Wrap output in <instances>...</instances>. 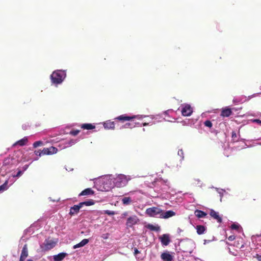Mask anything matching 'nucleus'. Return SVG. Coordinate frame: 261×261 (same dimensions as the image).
Segmentation results:
<instances>
[{"mask_svg":"<svg viewBox=\"0 0 261 261\" xmlns=\"http://www.w3.org/2000/svg\"><path fill=\"white\" fill-rule=\"evenodd\" d=\"M65 78V70H56L50 75L49 79L51 86L57 87L62 84Z\"/></svg>","mask_w":261,"mask_h":261,"instance_id":"nucleus-1","label":"nucleus"},{"mask_svg":"<svg viewBox=\"0 0 261 261\" xmlns=\"http://www.w3.org/2000/svg\"><path fill=\"white\" fill-rule=\"evenodd\" d=\"M110 179L113 181V184L111 187H122L126 185L128 181L130 180V176H126L124 174H118L114 177L112 175H109Z\"/></svg>","mask_w":261,"mask_h":261,"instance_id":"nucleus-2","label":"nucleus"},{"mask_svg":"<svg viewBox=\"0 0 261 261\" xmlns=\"http://www.w3.org/2000/svg\"><path fill=\"white\" fill-rule=\"evenodd\" d=\"M163 210L158 207H152L146 209V214L152 217L162 218Z\"/></svg>","mask_w":261,"mask_h":261,"instance_id":"nucleus-3","label":"nucleus"},{"mask_svg":"<svg viewBox=\"0 0 261 261\" xmlns=\"http://www.w3.org/2000/svg\"><path fill=\"white\" fill-rule=\"evenodd\" d=\"M56 244V242L51 239H46L44 242L40 245L42 251H46L53 248Z\"/></svg>","mask_w":261,"mask_h":261,"instance_id":"nucleus-4","label":"nucleus"},{"mask_svg":"<svg viewBox=\"0 0 261 261\" xmlns=\"http://www.w3.org/2000/svg\"><path fill=\"white\" fill-rule=\"evenodd\" d=\"M147 117L146 115H134L133 116H128L125 115H121L116 118H115V120H118L120 121H129L134 118H137L138 119H142L144 118Z\"/></svg>","mask_w":261,"mask_h":261,"instance_id":"nucleus-5","label":"nucleus"},{"mask_svg":"<svg viewBox=\"0 0 261 261\" xmlns=\"http://www.w3.org/2000/svg\"><path fill=\"white\" fill-rule=\"evenodd\" d=\"M180 108L181 109V113L184 116H189L193 112L192 107L188 104H182L178 110H179Z\"/></svg>","mask_w":261,"mask_h":261,"instance_id":"nucleus-6","label":"nucleus"},{"mask_svg":"<svg viewBox=\"0 0 261 261\" xmlns=\"http://www.w3.org/2000/svg\"><path fill=\"white\" fill-rule=\"evenodd\" d=\"M139 221V219L136 216H132L127 218L126 221V225L127 227H131Z\"/></svg>","mask_w":261,"mask_h":261,"instance_id":"nucleus-7","label":"nucleus"},{"mask_svg":"<svg viewBox=\"0 0 261 261\" xmlns=\"http://www.w3.org/2000/svg\"><path fill=\"white\" fill-rule=\"evenodd\" d=\"M159 239L163 246H167L170 242L169 236L168 234H163L159 238Z\"/></svg>","mask_w":261,"mask_h":261,"instance_id":"nucleus-8","label":"nucleus"},{"mask_svg":"<svg viewBox=\"0 0 261 261\" xmlns=\"http://www.w3.org/2000/svg\"><path fill=\"white\" fill-rule=\"evenodd\" d=\"M28 142V137H24L22 139L16 141L15 143H14L12 147H15L16 146H24Z\"/></svg>","mask_w":261,"mask_h":261,"instance_id":"nucleus-9","label":"nucleus"},{"mask_svg":"<svg viewBox=\"0 0 261 261\" xmlns=\"http://www.w3.org/2000/svg\"><path fill=\"white\" fill-rule=\"evenodd\" d=\"M58 151V149L55 147H50L49 148H44L43 153L45 154L50 155L56 153Z\"/></svg>","mask_w":261,"mask_h":261,"instance_id":"nucleus-10","label":"nucleus"},{"mask_svg":"<svg viewBox=\"0 0 261 261\" xmlns=\"http://www.w3.org/2000/svg\"><path fill=\"white\" fill-rule=\"evenodd\" d=\"M211 216L216 219L218 223H221L222 217L219 215V213L213 210H211L210 213Z\"/></svg>","mask_w":261,"mask_h":261,"instance_id":"nucleus-11","label":"nucleus"},{"mask_svg":"<svg viewBox=\"0 0 261 261\" xmlns=\"http://www.w3.org/2000/svg\"><path fill=\"white\" fill-rule=\"evenodd\" d=\"M82 207L80 203L77 205H74L73 206L71 207L70 209L69 215L71 216H73L77 214Z\"/></svg>","mask_w":261,"mask_h":261,"instance_id":"nucleus-12","label":"nucleus"},{"mask_svg":"<svg viewBox=\"0 0 261 261\" xmlns=\"http://www.w3.org/2000/svg\"><path fill=\"white\" fill-rule=\"evenodd\" d=\"M105 128L108 129H114L115 128V123L111 120H108L103 123Z\"/></svg>","mask_w":261,"mask_h":261,"instance_id":"nucleus-13","label":"nucleus"},{"mask_svg":"<svg viewBox=\"0 0 261 261\" xmlns=\"http://www.w3.org/2000/svg\"><path fill=\"white\" fill-rule=\"evenodd\" d=\"M161 257L164 261H172L173 259L172 256L168 252H164L161 255Z\"/></svg>","mask_w":261,"mask_h":261,"instance_id":"nucleus-14","label":"nucleus"},{"mask_svg":"<svg viewBox=\"0 0 261 261\" xmlns=\"http://www.w3.org/2000/svg\"><path fill=\"white\" fill-rule=\"evenodd\" d=\"M175 215V213L172 211H167L165 212L163 211L162 218L167 219Z\"/></svg>","mask_w":261,"mask_h":261,"instance_id":"nucleus-15","label":"nucleus"},{"mask_svg":"<svg viewBox=\"0 0 261 261\" xmlns=\"http://www.w3.org/2000/svg\"><path fill=\"white\" fill-rule=\"evenodd\" d=\"M54 261H62L65 258V252H61L57 255L53 256Z\"/></svg>","mask_w":261,"mask_h":261,"instance_id":"nucleus-16","label":"nucleus"},{"mask_svg":"<svg viewBox=\"0 0 261 261\" xmlns=\"http://www.w3.org/2000/svg\"><path fill=\"white\" fill-rule=\"evenodd\" d=\"M195 228L196 229L197 233L199 234H204L206 231V227H205L203 225H197L195 227Z\"/></svg>","mask_w":261,"mask_h":261,"instance_id":"nucleus-17","label":"nucleus"},{"mask_svg":"<svg viewBox=\"0 0 261 261\" xmlns=\"http://www.w3.org/2000/svg\"><path fill=\"white\" fill-rule=\"evenodd\" d=\"M94 194V191L91 188H87L82 191L80 194L79 196L85 195H91Z\"/></svg>","mask_w":261,"mask_h":261,"instance_id":"nucleus-18","label":"nucleus"},{"mask_svg":"<svg viewBox=\"0 0 261 261\" xmlns=\"http://www.w3.org/2000/svg\"><path fill=\"white\" fill-rule=\"evenodd\" d=\"M28 256V251L27 244H25L22 249L20 256L21 258H26Z\"/></svg>","mask_w":261,"mask_h":261,"instance_id":"nucleus-19","label":"nucleus"},{"mask_svg":"<svg viewBox=\"0 0 261 261\" xmlns=\"http://www.w3.org/2000/svg\"><path fill=\"white\" fill-rule=\"evenodd\" d=\"M89 242V240L87 239H83L82 241H81L79 243L73 246L74 249H76L79 247H83Z\"/></svg>","mask_w":261,"mask_h":261,"instance_id":"nucleus-20","label":"nucleus"},{"mask_svg":"<svg viewBox=\"0 0 261 261\" xmlns=\"http://www.w3.org/2000/svg\"><path fill=\"white\" fill-rule=\"evenodd\" d=\"M232 113L231 110L229 108H225L222 110L221 115L223 117H229Z\"/></svg>","mask_w":261,"mask_h":261,"instance_id":"nucleus-21","label":"nucleus"},{"mask_svg":"<svg viewBox=\"0 0 261 261\" xmlns=\"http://www.w3.org/2000/svg\"><path fill=\"white\" fill-rule=\"evenodd\" d=\"M195 215L199 218H204L206 216V213L201 210H196L195 211Z\"/></svg>","mask_w":261,"mask_h":261,"instance_id":"nucleus-22","label":"nucleus"},{"mask_svg":"<svg viewBox=\"0 0 261 261\" xmlns=\"http://www.w3.org/2000/svg\"><path fill=\"white\" fill-rule=\"evenodd\" d=\"M79 140V139H70L68 141H66V147L72 146Z\"/></svg>","mask_w":261,"mask_h":261,"instance_id":"nucleus-23","label":"nucleus"},{"mask_svg":"<svg viewBox=\"0 0 261 261\" xmlns=\"http://www.w3.org/2000/svg\"><path fill=\"white\" fill-rule=\"evenodd\" d=\"M79 203L80 204L81 207H82L84 205L90 206L93 205L94 204V201L93 200L90 199L87 201L80 202Z\"/></svg>","mask_w":261,"mask_h":261,"instance_id":"nucleus-24","label":"nucleus"},{"mask_svg":"<svg viewBox=\"0 0 261 261\" xmlns=\"http://www.w3.org/2000/svg\"><path fill=\"white\" fill-rule=\"evenodd\" d=\"M81 128L85 129H92L95 128V126L90 123H85L81 125Z\"/></svg>","mask_w":261,"mask_h":261,"instance_id":"nucleus-25","label":"nucleus"},{"mask_svg":"<svg viewBox=\"0 0 261 261\" xmlns=\"http://www.w3.org/2000/svg\"><path fill=\"white\" fill-rule=\"evenodd\" d=\"M8 184V180H6L5 182L0 186V192H3L6 190H7L9 188Z\"/></svg>","mask_w":261,"mask_h":261,"instance_id":"nucleus-26","label":"nucleus"},{"mask_svg":"<svg viewBox=\"0 0 261 261\" xmlns=\"http://www.w3.org/2000/svg\"><path fill=\"white\" fill-rule=\"evenodd\" d=\"M122 202L124 205H128L132 202V199L129 197H124L122 199Z\"/></svg>","mask_w":261,"mask_h":261,"instance_id":"nucleus-27","label":"nucleus"},{"mask_svg":"<svg viewBox=\"0 0 261 261\" xmlns=\"http://www.w3.org/2000/svg\"><path fill=\"white\" fill-rule=\"evenodd\" d=\"M146 227L152 231H158L160 230V227L158 226H154L152 224H148Z\"/></svg>","mask_w":261,"mask_h":261,"instance_id":"nucleus-28","label":"nucleus"},{"mask_svg":"<svg viewBox=\"0 0 261 261\" xmlns=\"http://www.w3.org/2000/svg\"><path fill=\"white\" fill-rule=\"evenodd\" d=\"M215 189L216 190L217 192L219 194L220 196L221 197L220 201H222V198L223 196L224 193L225 192V191L224 189L215 188Z\"/></svg>","mask_w":261,"mask_h":261,"instance_id":"nucleus-29","label":"nucleus"},{"mask_svg":"<svg viewBox=\"0 0 261 261\" xmlns=\"http://www.w3.org/2000/svg\"><path fill=\"white\" fill-rule=\"evenodd\" d=\"M135 126V124L134 123H126L124 125L121 126L120 127V129L123 128H128V127H129V128H133Z\"/></svg>","mask_w":261,"mask_h":261,"instance_id":"nucleus-30","label":"nucleus"},{"mask_svg":"<svg viewBox=\"0 0 261 261\" xmlns=\"http://www.w3.org/2000/svg\"><path fill=\"white\" fill-rule=\"evenodd\" d=\"M43 144V143L42 141H36L33 144V146L34 148H36L37 147H39L40 146H41Z\"/></svg>","mask_w":261,"mask_h":261,"instance_id":"nucleus-31","label":"nucleus"},{"mask_svg":"<svg viewBox=\"0 0 261 261\" xmlns=\"http://www.w3.org/2000/svg\"><path fill=\"white\" fill-rule=\"evenodd\" d=\"M241 226L238 223H233L231 225V228L233 230H239Z\"/></svg>","mask_w":261,"mask_h":261,"instance_id":"nucleus-32","label":"nucleus"},{"mask_svg":"<svg viewBox=\"0 0 261 261\" xmlns=\"http://www.w3.org/2000/svg\"><path fill=\"white\" fill-rule=\"evenodd\" d=\"M23 173V171H22L21 169H18L17 173L16 175H13L14 177H20Z\"/></svg>","mask_w":261,"mask_h":261,"instance_id":"nucleus-33","label":"nucleus"},{"mask_svg":"<svg viewBox=\"0 0 261 261\" xmlns=\"http://www.w3.org/2000/svg\"><path fill=\"white\" fill-rule=\"evenodd\" d=\"M232 139L233 141H238V138L237 137V135L235 132H232Z\"/></svg>","mask_w":261,"mask_h":261,"instance_id":"nucleus-34","label":"nucleus"},{"mask_svg":"<svg viewBox=\"0 0 261 261\" xmlns=\"http://www.w3.org/2000/svg\"><path fill=\"white\" fill-rule=\"evenodd\" d=\"M204 124L205 126H207L208 127H212V123L211 121L210 120H206L204 122Z\"/></svg>","mask_w":261,"mask_h":261,"instance_id":"nucleus-35","label":"nucleus"},{"mask_svg":"<svg viewBox=\"0 0 261 261\" xmlns=\"http://www.w3.org/2000/svg\"><path fill=\"white\" fill-rule=\"evenodd\" d=\"M80 132V130H71L69 133V135H71L72 136H76Z\"/></svg>","mask_w":261,"mask_h":261,"instance_id":"nucleus-36","label":"nucleus"},{"mask_svg":"<svg viewBox=\"0 0 261 261\" xmlns=\"http://www.w3.org/2000/svg\"><path fill=\"white\" fill-rule=\"evenodd\" d=\"M178 155L181 157V160H183L184 159V153L182 149H180L178 151Z\"/></svg>","mask_w":261,"mask_h":261,"instance_id":"nucleus-37","label":"nucleus"},{"mask_svg":"<svg viewBox=\"0 0 261 261\" xmlns=\"http://www.w3.org/2000/svg\"><path fill=\"white\" fill-rule=\"evenodd\" d=\"M35 153L36 155H38V156H41L42 155H44V153H43V149L42 150V151H40V150H36L35 151Z\"/></svg>","mask_w":261,"mask_h":261,"instance_id":"nucleus-38","label":"nucleus"},{"mask_svg":"<svg viewBox=\"0 0 261 261\" xmlns=\"http://www.w3.org/2000/svg\"><path fill=\"white\" fill-rule=\"evenodd\" d=\"M149 117L152 120H158L161 118V116L160 115H150Z\"/></svg>","mask_w":261,"mask_h":261,"instance_id":"nucleus-39","label":"nucleus"},{"mask_svg":"<svg viewBox=\"0 0 261 261\" xmlns=\"http://www.w3.org/2000/svg\"><path fill=\"white\" fill-rule=\"evenodd\" d=\"M251 121L252 122L257 123L259 125H261V120H260L259 119H251Z\"/></svg>","mask_w":261,"mask_h":261,"instance_id":"nucleus-40","label":"nucleus"},{"mask_svg":"<svg viewBox=\"0 0 261 261\" xmlns=\"http://www.w3.org/2000/svg\"><path fill=\"white\" fill-rule=\"evenodd\" d=\"M105 214H107L109 215H113L114 214V212L113 211L106 210L105 211Z\"/></svg>","mask_w":261,"mask_h":261,"instance_id":"nucleus-41","label":"nucleus"},{"mask_svg":"<svg viewBox=\"0 0 261 261\" xmlns=\"http://www.w3.org/2000/svg\"><path fill=\"white\" fill-rule=\"evenodd\" d=\"M236 238V237L234 235H231V236H230L228 238V240L230 241H233Z\"/></svg>","mask_w":261,"mask_h":261,"instance_id":"nucleus-42","label":"nucleus"},{"mask_svg":"<svg viewBox=\"0 0 261 261\" xmlns=\"http://www.w3.org/2000/svg\"><path fill=\"white\" fill-rule=\"evenodd\" d=\"M29 166V165H25L24 166H23L22 167L21 170L23 171V172H24L25 171H26L28 169Z\"/></svg>","mask_w":261,"mask_h":261,"instance_id":"nucleus-43","label":"nucleus"},{"mask_svg":"<svg viewBox=\"0 0 261 261\" xmlns=\"http://www.w3.org/2000/svg\"><path fill=\"white\" fill-rule=\"evenodd\" d=\"M28 126H29V125H27V124H23V125H22V129H23L25 130V129H27Z\"/></svg>","mask_w":261,"mask_h":261,"instance_id":"nucleus-44","label":"nucleus"},{"mask_svg":"<svg viewBox=\"0 0 261 261\" xmlns=\"http://www.w3.org/2000/svg\"><path fill=\"white\" fill-rule=\"evenodd\" d=\"M49 199L50 200V201H52L53 202L58 201L59 200V199H52L50 197L49 198Z\"/></svg>","mask_w":261,"mask_h":261,"instance_id":"nucleus-45","label":"nucleus"},{"mask_svg":"<svg viewBox=\"0 0 261 261\" xmlns=\"http://www.w3.org/2000/svg\"><path fill=\"white\" fill-rule=\"evenodd\" d=\"M257 259L258 261H261V255H257Z\"/></svg>","mask_w":261,"mask_h":261,"instance_id":"nucleus-46","label":"nucleus"},{"mask_svg":"<svg viewBox=\"0 0 261 261\" xmlns=\"http://www.w3.org/2000/svg\"><path fill=\"white\" fill-rule=\"evenodd\" d=\"M139 253V251H138V250L137 249H135V251H134V254L135 255H136L137 254Z\"/></svg>","mask_w":261,"mask_h":261,"instance_id":"nucleus-47","label":"nucleus"},{"mask_svg":"<svg viewBox=\"0 0 261 261\" xmlns=\"http://www.w3.org/2000/svg\"><path fill=\"white\" fill-rule=\"evenodd\" d=\"M150 123V122H148V123L145 122V123H142V125L143 126H147V125H149Z\"/></svg>","mask_w":261,"mask_h":261,"instance_id":"nucleus-48","label":"nucleus"},{"mask_svg":"<svg viewBox=\"0 0 261 261\" xmlns=\"http://www.w3.org/2000/svg\"><path fill=\"white\" fill-rule=\"evenodd\" d=\"M172 111L171 110H168V111H165V112H164V114H168L169 112H172Z\"/></svg>","mask_w":261,"mask_h":261,"instance_id":"nucleus-49","label":"nucleus"},{"mask_svg":"<svg viewBox=\"0 0 261 261\" xmlns=\"http://www.w3.org/2000/svg\"><path fill=\"white\" fill-rule=\"evenodd\" d=\"M25 258H21L20 257L19 260V261H24Z\"/></svg>","mask_w":261,"mask_h":261,"instance_id":"nucleus-50","label":"nucleus"},{"mask_svg":"<svg viewBox=\"0 0 261 261\" xmlns=\"http://www.w3.org/2000/svg\"><path fill=\"white\" fill-rule=\"evenodd\" d=\"M165 181V183L166 184V185L168 186L169 185V181L167 180L166 181Z\"/></svg>","mask_w":261,"mask_h":261,"instance_id":"nucleus-51","label":"nucleus"},{"mask_svg":"<svg viewBox=\"0 0 261 261\" xmlns=\"http://www.w3.org/2000/svg\"><path fill=\"white\" fill-rule=\"evenodd\" d=\"M163 119H164V120H166V121H169V122H172V120L165 119V118H163Z\"/></svg>","mask_w":261,"mask_h":261,"instance_id":"nucleus-52","label":"nucleus"},{"mask_svg":"<svg viewBox=\"0 0 261 261\" xmlns=\"http://www.w3.org/2000/svg\"><path fill=\"white\" fill-rule=\"evenodd\" d=\"M254 95H255V94L251 95L250 96H249V99H250L251 98L253 97Z\"/></svg>","mask_w":261,"mask_h":261,"instance_id":"nucleus-53","label":"nucleus"},{"mask_svg":"<svg viewBox=\"0 0 261 261\" xmlns=\"http://www.w3.org/2000/svg\"><path fill=\"white\" fill-rule=\"evenodd\" d=\"M135 124V126L136 125H140V123H134Z\"/></svg>","mask_w":261,"mask_h":261,"instance_id":"nucleus-54","label":"nucleus"},{"mask_svg":"<svg viewBox=\"0 0 261 261\" xmlns=\"http://www.w3.org/2000/svg\"><path fill=\"white\" fill-rule=\"evenodd\" d=\"M38 160V158H35V159L34 160V161H36V160Z\"/></svg>","mask_w":261,"mask_h":261,"instance_id":"nucleus-55","label":"nucleus"},{"mask_svg":"<svg viewBox=\"0 0 261 261\" xmlns=\"http://www.w3.org/2000/svg\"><path fill=\"white\" fill-rule=\"evenodd\" d=\"M27 261H33V260L31 259H28Z\"/></svg>","mask_w":261,"mask_h":261,"instance_id":"nucleus-56","label":"nucleus"},{"mask_svg":"<svg viewBox=\"0 0 261 261\" xmlns=\"http://www.w3.org/2000/svg\"><path fill=\"white\" fill-rule=\"evenodd\" d=\"M178 230L179 232H180L181 231V230L180 228H178Z\"/></svg>","mask_w":261,"mask_h":261,"instance_id":"nucleus-57","label":"nucleus"},{"mask_svg":"<svg viewBox=\"0 0 261 261\" xmlns=\"http://www.w3.org/2000/svg\"><path fill=\"white\" fill-rule=\"evenodd\" d=\"M256 144L261 145V143H256Z\"/></svg>","mask_w":261,"mask_h":261,"instance_id":"nucleus-58","label":"nucleus"},{"mask_svg":"<svg viewBox=\"0 0 261 261\" xmlns=\"http://www.w3.org/2000/svg\"><path fill=\"white\" fill-rule=\"evenodd\" d=\"M232 255H236V254H234V252H232Z\"/></svg>","mask_w":261,"mask_h":261,"instance_id":"nucleus-59","label":"nucleus"},{"mask_svg":"<svg viewBox=\"0 0 261 261\" xmlns=\"http://www.w3.org/2000/svg\"><path fill=\"white\" fill-rule=\"evenodd\" d=\"M243 246H244V245H242L241 246V248H243Z\"/></svg>","mask_w":261,"mask_h":261,"instance_id":"nucleus-60","label":"nucleus"},{"mask_svg":"<svg viewBox=\"0 0 261 261\" xmlns=\"http://www.w3.org/2000/svg\"><path fill=\"white\" fill-rule=\"evenodd\" d=\"M103 238L104 239H107V237H106V236H104Z\"/></svg>","mask_w":261,"mask_h":261,"instance_id":"nucleus-61","label":"nucleus"},{"mask_svg":"<svg viewBox=\"0 0 261 261\" xmlns=\"http://www.w3.org/2000/svg\"><path fill=\"white\" fill-rule=\"evenodd\" d=\"M103 238L104 239H107V237H106V236H104Z\"/></svg>","mask_w":261,"mask_h":261,"instance_id":"nucleus-62","label":"nucleus"},{"mask_svg":"<svg viewBox=\"0 0 261 261\" xmlns=\"http://www.w3.org/2000/svg\"><path fill=\"white\" fill-rule=\"evenodd\" d=\"M143 130L145 131V128H143Z\"/></svg>","mask_w":261,"mask_h":261,"instance_id":"nucleus-63","label":"nucleus"}]
</instances>
